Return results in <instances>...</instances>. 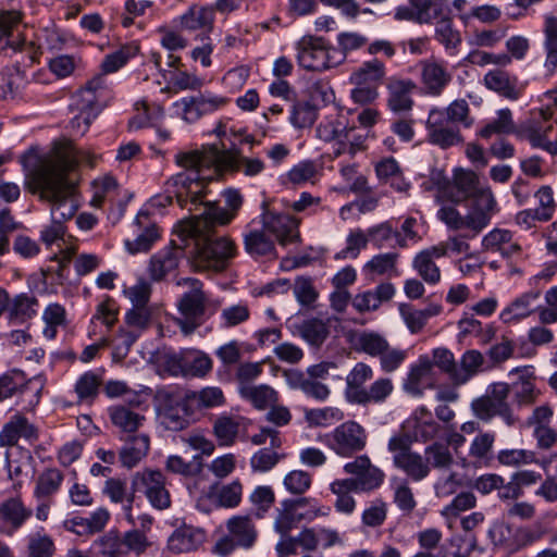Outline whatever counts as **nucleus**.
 <instances>
[{
  "mask_svg": "<svg viewBox=\"0 0 557 557\" xmlns=\"http://www.w3.org/2000/svg\"><path fill=\"white\" fill-rule=\"evenodd\" d=\"M175 162L184 171L165 184L164 191L148 200L150 209H165L177 205L218 209L214 201L205 200V184L220 177L224 171L238 169L247 176H256L264 169L260 159L238 157L219 145L203 146L200 150L180 151Z\"/></svg>",
  "mask_w": 557,
  "mask_h": 557,
  "instance_id": "obj_1",
  "label": "nucleus"
},
{
  "mask_svg": "<svg viewBox=\"0 0 557 557\" xmlns=\"http://www.w3.org/2000/svg\"><path fill=\"white\" fill-rule=\"evenodd\" d=\"M236 211H203L184 219L174 226V234L188 245L195 243L193 264L197 271H224L236 255V246L227 237L213 238L216 226L227 225Z\"/></svg>",
  "mask_w": 557,
  "mask_h": 557,
  "instance_id": "obj_2",
  "label": "nucleus"
},
{
  "mask_svg": "<svg viewBox=\"0 0 557 557\" xmlns=\"http://www.w3.org/2000/svg\"><path fill=\"white\" fill-rule=\"evenodd\" d=\"M82 162L94 165L91 156L74 147L55 148L52 156L40 161L29 174L28 188L34 194L53 206H65L78 209L79 205L73 199L74 187L66 180V173Z\"/></svg>",
  "mask_w": 557,
  "mask_h": 557,
  "instance_id": "obj_3",
  "label": "nucleus"
},
{
  "mask_svg": "<svg viewBox=\"0 0 557 557\" xmlns=\"http://www.w3.org/2000/svg\"><path fill=\"white\" fill-rule=\"evenodd\" d=\"M436 184L440 195L454 205L469 200L473 209H494L496 206L491 187L481 182L473 171L455 169L451 180L441 177Z\"/></svg>",
  "mask_w": 557,
  "mask_h": 557,
  "instance_id": "obj_4",
  "label": "nucleus"
},
{
  "mask_svg": "<svg viewBox=\"0 0 557 557\" xmlns=\"http://www.w3.org/2000/svg\"><path fill=\"white\" fill-rule=\"evenodd\" d=\"M112 99V90L103 75H95L73 97V107L78 113L71 121V128L84 135L91 122Z\"/></svg>",
  "mask_w": 557,
  "mask_h": 557,
  "instance_id": "obj_5",
  "label": "nucleus"
},
{
  "mask_svg": "<svg viewBox=\"0 0 557 557\" xmlns=\"http://www.w3.org/2000/svg\"><path fill=\"white\" fill-rule=\"evenodd\" d=\"M187 284L190 290L184 293L178 301L180 317L175 319L176 324L182 333L186 336L193 334L205 321V314L211 301L207 294L202 290V283L193 277L184 278L178 284ZM214 309L220 307V301L212 304Z\"/></svg>",
  "mask_w": 557,
  "mask_h": 557,
  "instance_id": "obj_6",
  "label": "nucleus"
},
{
  "mask_svg": "<svg viewBox=\"0 0 557 557\" xmlns=\"http://www.w3.org/2000/svg\"><path fill=\"white\" fill-rule=\"evenodd\" d=\"M188 396L177 387H162L156 392L154 407L160 424L170 431H182L189 425Z\"/></svg>",
  "mask_w": 557,
  "mask_h": 557,
  "instance_id": "obj_7",
  "label": "nucleus"
},
{
  "mask_svg": "<svg viewBox=\"0 0 557 557\" xmlns=\"http://www.w3.org/2000/svg\"><path fill=\"white\" fill-rule=\"evenodd\" d=\"M226 533L215 543L213 552L228 555L236 548L250 549L255 546L259 532L249 516L235 515L225 522Z\"/></svg>",
  "mask_w": 557,
  "mask_h": 557,
  "instance_id": "obj_8",
  "label": "nucleus"
},
{
  "mask_svg": "<svg viewBox=\"0 0 557 557\" xmlns=\"http://www.w3.org/2000/svg\"><path fill=\"white\" fill-rule=\"evenodd\" d=\"M388 450L393 455V465L401 470L408 479L420 482L430 474L429 462L424 456L411 449V441L405 434L394 435L389 438Z\"/></svg>",
  "mask_w": 557,
  "mask_h": 557,
  "instance_id": "obj_9",
  "label": "nucleus"
},
{
  "mask_svg": "<svg viewBox=\"0 0 557 557\" xmlns=\"http://www.w3.org/2000/svg\"><path fill=\"white\" fill-rule=\"evenodd\" d=\"M553 131L552 111L541 109L532 111L519 128L521 137L525 138L533 148L547 151L552 156L557 154V141L550 140L549 133Z\"/></svg>",
  "mask_w": 557,
  "mask_h": 557,
  "instance_id": "obj_10",
  "label": "nucleus"
},
{
  "mask_svg": "<svg viewBox=\"0 0 557 557\" xmlns=\"http://www.w3.org/2000/svg\"><path fill=\"white\" fill-rule=\"evenodd\" d=\"M367 440L363 426L355 421H346L326 434L324 443L338 456L351 457L366 447Z\"/></svg>",
  "mask_w": 557,
  "mask_h": 557,
  "instance_id": "obj_11",
  "label": "nucleus"
},
{
  "mask_svg": "<svg viewBox=\"0 0 557 557\" xmlns=\"http://www.w3.org/2000/svg\"><path fill=\"white\" fill-rule=\"evenodd\" d=\"M131 490L144 494L157 510H165L171 506V495L165 486V478L160 471H137L132 475Z\"/></svg>",
  "mask_w": 557,
  "mask_h": 557,
  "instance_id": "obj_12",
  "label": "nucleus"
},
{
  "mask_svg": "<svg viewBox=\"0 0 557 557\" xmlns=\"http://www.w3.org/2000/svg\"><path fill=\"white\" fill-rule=\"evenodd\" d=\"M509 392L510 386L507 383H493L485 396L472 401L474 414L484 421H488L494 416H500L508 424H512L515 419L507 403Z\"/></svg>",
  "mask_w": 557,
  "mask_h": 557,
  "instance_id": "obj_13",
  "label": "nucleus"
},
{
  "mask_svg": "<svg viewBox=\"0 0 557 557\" xmlns=\"http://www.w3.org/2000/svg\"><path fill=\"white\" fill-rule=\"evenodd\" d=\"M331 49L322 37L304 36L297 42L298 64L308 71H324L336 64Z\"/></svg>",
  "mask_w": 557,
  "mask_h": 557,
  "instance_id": "obj_14",
  "label": "nucleus"
},
{
  "mask_svg": "<svg viewBox=\"0 0 557 557\" xmlns=\"http://www.w3.org/2000/svg\"><path fill=\"white\" fill-rule=\"evenodd\" d=\"M261 223L263 231L274 236L282 246L299 239V220L288 211H263Z\"/></svg>",
  "mask_w": 557,
  "mask_h": 557,
  "instance_id": "obj_15",
  "label": "nucleus"
},
{
  "mask_svg": "<svg viewBox=\"0 0 557 557\" xmlns=\"http://www.w3.org/2000/svg\"><path fill=\"white\" fill-rule=\"evenodd\" d=\"M438 216L448 228L465 232L467 238L475 237L491 221L488 211H438Z\"/></svg>",
  "mask_w": 557,
  "mask_h": 557,
  "instance_id": "obj_16",
  "label": "nucleus"
},
{
  "mask_svg": "<svg viewBox=\"0 0 557 557\" xmlns=\"http://www.w3.org/2000/svg\"><path fill=\"white\" fill-rule=\"evenodd\" d=\"M133 226L136 237L133 240H125V248L132 255L147 252L161 236L160 228L151 220L149 211H138Z\"/></svg>",
  "mask_w": 557,
  "mask_h": 557,
  "instance_id": "obj_17",
  "label": "nucleus"
},
{
  "mask_svg": "<svg viewBox=\"0 0 557 557\" xmlns=\"http://www.w3.org/2000/svg\"><path fill=\"white\" fill-rule=\"evenodd\" d=\"M186 244L181 242L177 245L175 240H171L168 247L159 250L151 256L148 265V273L152 281L160 282L169 273L177 269L180 260L184 256Z\"/></svg>",
  "mask_w": 557,
  "mask_h": 557,
  "instance_id": "obj_18",
  "label": "nucleus"
},
{
  "mask_svg": "<svg viewBox=\"0 0 557 557\" xmlns=\"http://www.w3.org/2000/svg\"><path fill=\"white\" fill-rule=\"evenodd\" d=\"M426 123L432 144L446 149L461 141L458 126L446 122V114L444 110L432 109L429 113Z\"/></svg>",
  "mask_w": 557,
  "mask_h": 557,
  "instance_id": "obj_19",
  "label": "nucleus"
},
{
  "mask_svg": "<svg viewBox=\"0 0 557 557\" xmlns=\"http://www.w3.org/2000/svg\"><path fill=\"white\" fill-rule=\"evenodd\" d=\"M33 510L20 497H10L0 504V532L15 534L32 517Z\"/></svg>",
  "mask_w": 557,
  "mask_h": 557,
  "instance_id": "obj_20",
  "label": "nucleus"
},
{
  "mask_svg": "<svg viewBox=\"0 0 557 557\" xmlns=\"http://www.w3.org/2000/svg\"><path fill=\"white\" fill-rule=\"evenodd\" d=\"M421 83L428 95L440 96L451 82L447 66L435 60H424L420 63Z\"/></svg>",
  "mask_w": 557,
  "mask_h": 557,
  "instance_id": "obj_21",
  "label": "nucleus"
},
{
  "mask_svg": "<svg viewBox=\"0 0 557 557\" xmlns=\"http://www.w3.org/2000/svg\"><path fill=\"white\" fill-rule=\"evenodd\" d=\"M23 438L28 443H34L38 440V429L22 414H14L3 425L0 432L1 446H14L18 440Z\"/></svg>",
  "mask_w": 557,
  "mask_h": 557,
  "instance_id": "obj_22",
  "label": "nucleus"
},
{
  "mask_svg": "<svg viewBox=\"0 0 557 557\" xmlns=\"http://www.w3.org/2000/svg\"><path fill=\"white\" fill-rule=\"evenodd\" d=\"M112 425L119 431L120 436L140 433L139 430L147 421L146 414L137 410L117 404L107 409Z\"/></svg>",
  "mask_w": 557,
  "mask_h": 557,
  "instance_id": "obj_23",
  "label": "nucleus"
},
{
  "mask_svg": "<svg viewBox=\"0 0 557 557\" xmlns=\"http://www.w3.org/2000/svg\"><path fill=\"white\" fill-rule=\"evenodd\" d=\"M21 15L15 11L0 13V53L7 50L20 51L25 39L20 30Z\"/></svg>",
  "mask_w": 557,
  "mask_h": 557,
  "instance_id": "obj_24",
  "label": "nucleus"
},
{
  "mask_svg": "<svg viewBox=\"0 0 557 557\" xmlns=\"http://www.w3.org/2000/svg\"><path fill=\"white\" fill-rule=\"evenodd\" d=\"M206 541L202 529L189 524L176 528L168 539V548L175 554L197 550Z\"/></svg>",
  "mask_w": 557,
  "mask_h": 557,
  "instance_id": "obj_25",
  "label": "nucleus"
},
{
  "mask_svg": "<svg viewBox=\"0 0 557 557\" xmlns=\"http://www.w3.org/2000/svg\"><path fill=\"white\" fill-rule=\"evenodd\" d=\"M484 85L509 100H518L522 92L518 77L499 69L488 71L484 75Z\"/></svg>",
  "mask_w": 557,
  "mask_h": 557,
  "instance_id": "obj_26",
  "label": "nucleus"
},
{
  "mask_svg": "<svg viewBox=\"0 0 557 557\" xmlns=\"http://www.w3.org/2000/svg\"><path fill=\"white\" fill-rule=\"evenodd\" d=\"M125 444L120 449L119 459L123 467L132 469L145 458L149 451L150 438L145 433L120 436Z\"/></svg>",
  "mask_w": 557,
  "mask_h": 557,
  "instance_id": "obj_27",
  "label": "nucleus"
},
{
  "mask_svg": "<svg viewBox=\"0 0 557 557\" xmlns=\"http://www.w3.org/2000/svg\"><path fill=\"white\" fill-rule=\"evenodd\" d=\"M245 430V419L240 416L220 414L212 424V432L220 446L235 444L238 435Z\"/></svg>",
  "mask_w": 557,
  "mask_h": 557,
  "instance_id": "obj_28",
  "label": "nucleus"
},
{
  "mask_svg": "<svg viewBox=\"0 0 557 557\" xmlns=\"http://www.w3.org/2000/svg\"><path fill=\"white\" fill-rule=\"evenodd\" d=\"M443 258L435 246L419 251L412 259V268L418 275L430 285H436L441 281V269L435 259Z\"/></svg>",
  "mask_w": 557,
  "mask_h": 557,
  "instance_id": "obj_29",
  "label": "nucleus"
},
{
  "mask_svg": "<svg viewBox=\"0 0 557 557\" xmlns=\"http://www.w3.org/2000/svg\"><path fill=\"white\" fill-rule=\"evenodd\" d=\"M307 498L300 499H285L281 502L280 507L276 509V517L274 520V530L286 536L301 520L302 515L298 513L299 507H304L307 504Z\"/></svg>",
  "mask_w": 557,
  "mask_h": 557,
  "instance_id": "obj_30",
  "label": "nucleus"
},
{
  "mask_svg": "<svg viewBox=\"0 0 557 557\" xmlns=\"http://www.w3.org/2000/svg\"><path fill=\"white\" fill-rule=\"evenodd\" d=\"M38 299L27 293L17 294L10 299L8 320L13 324H24L38 312Z\"/></svg>",
  "mask_w": 557,
  "mask_h": 557,
  "instance_id": "obj_31",
  "label": "nucleus"
},
{
  "mask_svg": "<svg viewBox=\"0 0 557 557\" xmlns=\"http://www.w3.org/2000/svg\"><path fill=\"white\" fill-rule=\"evenodd\" d=\"M102 492L112 503L123 504L125 519L128 523L135 525L136 522L132 513V508L136 493H134L133 490L131 493L127 492L126 481L117 478H109L104 483Z\"/></svg>",
  "mask_w": 557,
  "mask_h": 557,
  "instance_id": "obj_32",
  "label": "nucleus"
},
{
  "mask_svg": "<svg viewBox=\"0 0 557 557\" xmlns=\"http://www.w3.org/2000/svg\"><path fill=\"white\" fill-rule=\"evenodd\" d=\"M174 359L185 375L201 377L212 369L210 357L199 350H183Z\"/></svg>",
  "mask_w": 557,
  "mask_h": 557,
  "instance_id": "obj_33",
  "label": "nucleus"
},
{
  "mask_svg": "<svg viewBox=\"0 0 557 557\" xmlns=\"http://www.w3.org/2000/svg\"><path fill=\"white\" fill-rule=\"evenodd\" d=\"M414 88L416 84L411 79L392 78L387 85L391 110L394 112L411 110L413 104L411 92Z\"/></svg>",
  "mask_w": 557,
  "mask_h": 557,
  "instance_id": "obj_34",
  "label": "nucleus"
},
{
  "mask_svg": "<svg viewBox=\"0 0 557 557\" xmlns=\"http://www.w3.org/2000/svg\"><path fill=\"white\" fill-rule=\"evenodd\" d=\"M393 391L394 384L391 379L379 377L363 391H359L352 404L363 407L369 405H382L391 397Z\"/></svg>",
  "mask_w": 557,
  "mask_h": 557,
  "instance_id": "obj_35",
  "label": "nucleus"
},
{
  "mask_svg": "<svg viewBox=\"0 0 557 557\" xmlns=\"http://www.w3.org/2000/svg\"><path fill=\"white\" fill-rule=\"evenodd\" d=\"M352 131L354 127H348L344 116L330 115L319 123L315 132L318 138L326 143L335 141L338 147L343 139H348V133Z\"/></svg>",
  "mask_w": 557,
  "mask_h": 557,
  "instance_id": "obj_36",
  "label": "nucleus"
},
{
  "mask_svg": "<svg viewBox=\"0 0 557 557\" xmlns=\"http://www.w3.org/2000/svg\"><path fill=\"white\" fill-rule=\"evenodd\" d=\"M433 363L426 356H421L416 363L410 367L404 383V388L412 396H421L425 382L431 376Z\"/></svg>",
  "mask_w": 557,
  "mask_h": 557,
  "instance_id": "obj_37",
  "label": "nucleus"
},
{
  "mask_svg": "<svg viewBox=\"0 0 557 557\" xmlns=\"http://www.w3.org/2000/svg\"><path fill=\"white\" fill-rule=\"evenodd\" d=\"M484 363L483 355L476 349L467 350L457 362L456 372L454 374V387H458L468 383L476 375Z\"/></svg>",
  "mask_w": 557,
  "mask_h": 557,
  "instance_id": "obj_38",
  "label": "nucleus"
},
{
  "mask_svg": "<svg viewBox=\"0 0 557 557\" xmlns=\"http://www.w3.org/2000/svg\"><path fill=\"white\" fill-rule=\"evenodd\" d=\"M539 298V290H530L522 294L502 311V320L505 323H511L529 317L534 311L533 305Z\"/></svg>",
  "mask_w": 557,
  "mask_h": 557,
  "instance_id": "obj_39",
  "label": "nucleus"
},
{
  "mask_svg": "<svg viewBox=\"0 0 557 557\" xmlns=\"http://www.w3.org/2000/svg\"><path fill=\"white\" fill-rule=\"evenodd\" d=\"M267 231L262 230H251L244 237V244L246 251L253 258L259 257H268L275 258L276 257V247L268 236Z\"/></svg>",
  "mask_w": 557,
  "mask_h": 557,
  "instance_id": "obj_40",
  "label": "nucleus"
},
{
  "mask_svg": "<svg viewBox=\"0 0 557 557\" xmlns=\"http://www.w3.org/2000/svg\"><path fill=\"white\" fill-rule=\"evenodd\" d=\"M385 64L379 59H372L363 62L350 75V82L354 85L377 86L385 77Z\"/></svg>",
  "mask_w": 557,
  "mask_h": 557,
  "instance_id": "obj_41",
  "label": "nucleus"
},
{
  "mask_svg": "<svg viewBox=\"0 0 557 557\" xmlns=\"http://www.w3.org/2000/svg\"><path fill=\"white\" fill-rule=\"evenodd\" d=\"M63 480L64 475L59 469H45L36 480L34 488L35 498L49 499L59 492Z\"/></svg>",
  "mask_w": 557,
  "mask_h": 557,
  "instance_id": "obj_42",
  "label": "nucleus"
},
{
  "mask_svg": "<svg viewBox=\"0 0 557 557\" xmlns=\"http://www.w3.org/2000/svg\"><path fill=\"white\" fill-rule=\"evenodd\" d=\"M373 377L372 368L364 362H357L346 376L345 397L348 403L356 400L359 391L366 388L364 384Z\"/></svg>",
  "mask_w": 557,
  "mask_h": 557,
  "instance_id": "obj_43",
  "label": "nucleus"
},
{
  "mask_svg": "<svg viewBox=\"0 0 557 557\" xmlns=\"http://www.w3.org/2000/svg\"><path fill=\"white\" fill-rule=\"evenodd\" d=\"M40 240L46 247L57 245L62 251L66 246L76 245L74 238L66 234V227L61 220L52 219L49 225H45L40 231Z\"/></svg>",
  "mask_w": 557,
  "mask_h": 557,
  "instance_id": "obj_44",
  "label": "nucleus"
},
{
  "mask_svg": "<svg viewBox=\"0 0 557 557\" xmlns=\"http://www.w3.org/2000/svg\"><path fill=\"white\" fill-rule=\"evenodd\" d=\"M322 170L313 160H302L295 164L285 175L288 183L293 185L314 184Z\"/></svg>",
  "mask_w": 557,
  "mask_h": 557,
  "instance_id": "obj_45",
  "label": "nucleus"
},
{
  "mask_svg": "<svg viewBox=\"0 0 557 557\" xmlns=\"http://www.w3.org/2000/svg\"><path fill=\"white\" fill-rule=\"evenodd\" d=\"M391 484L393 488V498L397 508L406 516L410 515L416 506L417 500L414 498L412 488L409 485L407 479L392 478Z\"/></svg>",
  "mask_w": 557,
  "mask_h": 557,
  "instance_id": "obj_46",
  "label": "nucleus"
},
{
  "mask_svg": "<svg viewBox=\"0 0 557 557\" xmlns=\"http://www.w3.org/2000/svg\"><path fill=\"white\" fill-rule=\"evenodd\" d=\"M54 554L55 544L42 528L27 536L26 557H53Z\"/></svg>",
  "mask_w": 557,
  "mask_h": 557,
  "instance_id": "obj_47",
  "label": "nucleus"
},
{
  "mask_svg": "<svg viewBox=\"0 0 557 557\" xmlns=\"http://www.w3.org/2000/svg\"><path fill=\"white\" fill-rule=\"evenodd\" d=\"M101 382V376L94 371L83 373L74 386L78 401L92 403L99 394Z\"/></svg>",
  "mask_w": 557,
  "mask_h": 557,
  "instance_id": "obj_48",
  "label": "nucleus"
},
{
  "mask_svg": "<svg viewBox=\"0 0 557 557\" xmlns=\"http://www.w3.org/2000/svg\"><path fill=\"white\" fill-rule=\"evenodd\" d=\"M42 321L45 322L44 336L47 339H54L58 327L66 324L65 308L58 302L49 304L42 312Z\"/></svg>",
  "mask_w": 557,
  "mask_h": 557,
  "instance_id": "obj_49",
  "label": "nucleus"
},
{
  "mask_svg": "<svg viewBox=\"0 0 557 557\" xmlns=\"http://www.w3.org/2000/svg\"><path fill=\"white\" fill-rule=\"evenodd\" d=\"M239 393L258 409H265L276 401V392L268 385H243Z\"/></svg>",
  "mask_w": 557,
  "mask_h": 557,
  "instance_id": "obj_50",
  "label": "nucleus"
},
{
  "mask_svg": "<svg viewBox=\"0 0 557 557\" xmlns=\"http://www.w3.org/2000/svg\"><path fill=\"white\" fill-rule=\"evenodd\" d=\"M410 7H399L395 12L397 21H412L419 24L431 23L435 20V14H431L425 9L423 0H409Z\"/></svg>",
  "mask_w": 557,
  "mask_h": 557,
  "instance_id": "obj_51",
  "label": "nucleus"
},
{
  "mask_svg": "<svg viewBox=\"0 0 557 557\" xmlns=\"http://www.w3.org/2000/svg\"><path fill=\"white\" fill-rule=\"evenodd\" d=\"M137 52L138 48L136 46L125 45L116 51L106 55L101 63L102 73H100L99 75H103V77L107 78L106 74L119 71L122 66H124L127 63V61L131 58L135 57ZM106 81L107 84L110 86L108 79Z\"/></svg>",
  "mask_w": 557,
  "mask_h": 557,
  "instance_id": "obj_52",
  "label": "nucleus"
},
{
  "mask_svg": "<svg viewBox=\"0 0 557 557\" xmlns=\"http://www.w3.org/2000/svg\"><path fill=\"white\" fill-rule=\"evenodd\" d=\"M468 239L465 235H454L434 246L443 258L453 255H463L467 259H470L474 258L475 253L471 251Z\"/></svg>",
  "mask_w": 557,
  "mask_h": 557,
  "instance_id": "obj_53",
  "label": "nucleus"
},
{
  "mask_svg": "<svg viewBox=\"0 0 557 557\" xmlns=\"http://www.w3.org/2000/svg\"><path fill=\"white\" fill-rule=\"evenodd\" d=\"M356 345L358 350L371 357H379L388 345V342L379 333L364 331L357 335Z\"/></svg>",
  "mask_w": 557,
  "mask_h": 557,
  "instance_id": "obj_54",
  "label": "nucleus"
},
{
  "mask_svg": "<svg viewBox=\"0 0 557 557\" xmlns=\"http://www.w3.org/2000/svg\"><path fill=\"white\" fill-rule=\"evenodd\" d=\"M435 38L445 47L450 55L456 54V49L461 44L460 34L458 30L454 29L449 18H443L437 23Z\"/></svg>",
  "mask_w": 557,
  "mask_h": 557,
  "instance_id": "obj_55",
  "label": "nucleus"
},
{
  "mask_svg": "<svg viewBox=\"0 0 557 557\" xmlns=\"http://www.w3.org/2000/svg\"><path fill=\"white\" fill-rule=\"evenodd\" d=\"M138 338L139 335L137 331L121 327L111 341L113 360L116 362L124 360Z\"/></svg>",
  "mask_w": 557,
  "mask_h": 557,
  "instance_id": "obj_56",
  "label": "nucleus"
},
{
  "mask_svg": "<svg viewBox=\"0 0 557 557\" xmlns=\"http://www.w3.org/2000/svg\"><path fill=\"white\" fill-rule=\"evenodd\" d=\"M344 413L335 407L306 409L305 419L311 426H329L341 421Z\"/></svg>",
  "mask_w": 557,
  "mask_h": 557,
  "instance_id": "obj_57",
  "label": "nucleus"
},
{
  "mask_svg": "<svg viewBox=\"0 0 557 557\" xmlns=\"http://www.w3.org/2000/svg\"><path fill=\"white\" fill-rule=\"evenodd\" d=\"M299 331L306 342L317 347L321 346L329 336V326L320 319L306 320Z\"/></svg>",
  "mask_w": 557,
  "mask_h": 557,
  "instance_id": "obj_58",
  "label": "nucleus"
},
{
  "mask_svg": "<svg viewBox=\"0 0 557 557\" xmlns=\"http://www.w3.org/2000/svg\"><path fill=\"white\" fill-rule=\"evenodd\" d=\"M398 258L399 255L396 252L380 253L368 261L366 269L376 275L396 276Z\"/></svg>",
  "mask_w": 557,
  "mask_h": 557,
  "instance_id": "obj_59",
  "label": "nucleus"
},
{
  "mask_svg": "<svg viewBox=\"0 0 557 557\" xmlns=\"http://www.w3.org/2000/svg\"><path fill=\"white\" fill-rule=\"evenodd\" d=\"M199 94L183 97L172 104L174 114L187 123H195L201 119Z\"/></svg>",
  "mask_w": 557,
  "mask_h": 557,
  "instance_id": "obj_60",
  "label": "nucleus"
},
{
  "mask_svg": "<svg viewBox=\"0 0 557 557\" xmlns=\"http://www.w3.org/2000/svg\"><path fill=\"white\" fill-rule=\"evenodd\" d=\"M199 94L183 97L172 104L174 114L187 123H195L201 119Z\"/></svg>",
  "mask_w": 557,
  "mask_h": 557,
  "instance_id": "obj_61",
  "label": "nucleus"
},
{
  "mask_svg": "<svg viewBox=\"0 0 557 557\" xmlns=\"http://www.w3.org/2000/svg\"><path fill=\"white\" fill-rule=\"evenodd\" d=\"M250 318V310L247 304L238 302L222 309L220 314V327L231 329L237 326Z\"/></svg>",
  "mask_w": 557,
  "mask_h": 557,
  "instance_id": "obj_62",
  "label": "nucleus"
},
{
  "mask_svg": "<svg viewBox=\"0 0 557 557\" xmlns=\"http://www.w3.org/2000/svg\"><path fill=\"white\" fill-rule=\"evenodd\" d=\"M249 500L253 506L255 516L262 519L274 505L275 495L271 486L260 485L252 491Z\"/></svg>",
  "mask_w": 557,
  "mask_h": 557,
  "instance_id": "obj_63",
  "label": "nucleus"
},
{
  "mask_svg": "<svg viewBox=\"0 0 557 557\" xmlns=\"http://www.w3.org/2000/svg\"><path fill=\"white\" fill-rule=\"evenodd\" d=\"M283 455L272 448H261L250 458V468L252 472L265 473L271 471L282 459Z\"/></svg>",
  "mask_w": 557,
  "mask_h": 557,
  "instance_id": "obj_64",
  "label": "nucleus"
}]
</instances>
